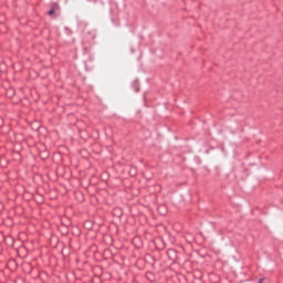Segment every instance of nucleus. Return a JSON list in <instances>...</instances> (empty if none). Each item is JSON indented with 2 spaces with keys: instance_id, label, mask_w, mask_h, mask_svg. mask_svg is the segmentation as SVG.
I'll return each instance as SVG.
<instances>
[{
  "instance_id": "1",
  "label": "nucleus",
  "mask_w": 283,
  "mask_h": 283,
  "mask_svg": "<svg viewBox=\"0 0 283 283\" xmlns=\"http://www.w3.org/2000/svg\"><path fill=\"white\" fill-rule=\"evenodd\" d=\"M49 14H50V17H53V14H54V9H51V10L49 11Z\"/></svg>"
}]
</instances>
